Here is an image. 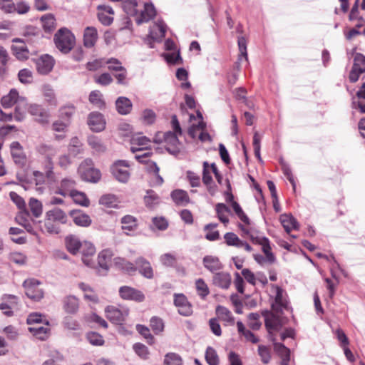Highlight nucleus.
Here are the masks:
<instances>
[{"label": "nucleus", "instance_id": "1", "mask_svg": "<svg viewBox=\"0 0 365 365\" xmlns=\"http://www.w3.org/2000/svg\"><path fill=\"white\" fill-rule=\"evenodd\" d=\"M53 41L61 53H68L75 45L76 38L70 30L61 28L55 34Z\"/></svg>", "mask_w": 365, "mask_h": 365}, {"label": "nucleus", "instance_id": "2", "mask_svg": "<svg viewBox=\"0 0 365 365\" xmlns=\"http://www.w3.org/2000/svg\"><path fill=\"white\" fill-rule=\"evenodd\" d=\"M78 172L82 180L87 182H97L101 177V172L93 167L92 160L90 159H86L81 163Z\"/></svg>", "mask_w": 365, "mask_h": 365}, {"label": "nucleus", "instance_id": "3", "mask_svg": "<svg viewBox=\"0 0 365 365\" xmlns=\"http://www.w3.org/2000/svg\"><path fill=\"white\" fill-rule=\"evenodd\" d=\"M27 111L39 124L44 125L49 123L50 113L42 105L31 103L28 105Z\"/></svg>", "mask_w": 365, "mask_h": 365}, {"label": "nucleus", "instance_id": "4", "mask_svg": "<svg viewBox=\"0 0 365 365\" xmlns=\"http://www.w3.org/2000/svg\"><path fill=\"white\" fill-rule=\"evenodd\" d=\"M129 164L128 161L118 160L113 163L110 167V171L113 176L120 182H126L130 178V172L128 170Z\"/></svg>", "mask_w": 365, "mask_h": 365}, {"label": "nucleus", "instance_id": "5", "mask_svg": "<svg viewBox=\"0 0 365 365\" xmlns=\"http://www.w3.org/2000/svg\"><path fill=\"white\" fill-rule=\"evenodd\" d=\"M105 312L110 322L115 324H122L128 317L129 310L126 307L108 306L105 309Z\"/></svg>", "mask_w": 365, "mask_h": 365}, {"label": "nucleus", "instance_id": "6", "mask_svg": "<svg viewBox=\"0 0 365 365\" xmlns=\"http://www.w3.org/2000/svg\"><path fill=\"white\" fill-rule=\"evenodd\" d=\"M41 282L39 280L31 278L26 279L23 286L25 289L26 296L35 301H38L43 297V289L39 287Z\"/></svg>", "mask_w": 365, "mask_h": 365}, {"label": "nucleus", "instance_id": "7", "mask_svg": "<svg viewBox=\"0 0 365 365\" xmlns=\"http://www.w3.org/2000/svg\"><path fill=\"white\" fill-rule=\"evenodd\" d=\"M272 288L275 290L274 300L272 304V309L274 312L281 313L284 309H288L287 293L278 285L272 284Z\"/></svg>", "mask_w": 365, "mask_h": 365}, {"label": "nucleus", "instance_id": "8", "mask_svg": "<svg viewBox=\"0 0 365 365\" xmlns=\"http://www.w3.org/2000/svg\"><path fill=\"white\" fill-rule=\"evenodd\" d=\"M174 304L178 308V313L185 317L192 314V307L187 298L183 294H174Z\"/></svg>", "mask_w": 365, "mask_h": 365}, {"label": "nucleus", "instance_id": "9", "mask_svg": "<svg viewBox=\"0 0 365 365\" xmlns=\"http://www.w3.org/2000/svg\"><path fill=\"white\" fill-rule=\"evenodd\" d=\"M120 297L125 300L142 302L145 300V294L138 289L128 286H123L119 289Z\"/></svg>", "mask_w": 365, "mask_h": 365}, {"label": "nucleus", "instance_id": "10", "mask_svg": "<svg viewBox=\"0 0 365 365\" xmlns=\"http://www.w3.org/2000/svg\"><path fill=\"white\" fill-rule=\"evenodd\" d=\"M88 125L93 132H101L106 128V120L103 115L99 112H91L88 114Z\"/></svg>", "mask_w": 365, "mask_h": 365}, {"label": "nucleus", "instance_id": "11", "mask_svg": "<svg viewBox=\"0 0 365 365\" xmlns=\"http://www.w3.org/2000/svg\"><path fill=\"white\" fill-rule=\"evenodd\" d=\"M178 135L173 133L172 131L166 132L164 134L166 150L173 155L179 154L181 149V144L178 140Z\"/></svg>", "mask_w": 365, "mask_h": 365}, {"label": "nucleus", "instance_id": "12", "mask_svg": "<svg viewBox=\"0 0 365 365\" xmlns=\"http://www.w3.org/2000/svg\"><path fill=\"white\" fill-rule=\"evenodd\" d=\"M130 150L133 153L148 150L150 145V140L140 134H135L130 139Z\"/></svg>", "mask_w": 365, "mask_h": 365}, {"label": "nucleus", "instance_id": "13", "mask_svg": "<svg viewBox=\"0 0 365 365\" xmlns=\"http://www.w3.org/2000/svg\"><path fill=\"white\" fill-rule=\"evenodd\" d=\"M54 66V59L48 54H45L39 57L36 61L37 71L42 75L50 73Z\"/></svg>", "mask_w": 365, "mask_h": 365}, {"label": "nucleus", "instance_id": "14", "mask_svg": "<svg viewBox=\"0 0 365 365\" xmlns=\"http://www.w3.org/2000/svg\"><path fill=\"white\" fill-rule=\"evenodd\" d=\"M14 43H19V45L13 44L11 46V51L13 54L19 61H24L29 57V51L28 47L25 45L24 40L16 38L13 39Z\"/></svg>", "mask_w": 365, "mask_h": 365}, {"label": "nucleus", "instance_id": "15", "mask_svg": "<svg viewBox=\"0 0 365 365\" xmlns=\"http://www.w3.org/2000/svg\"><path fill=\"white\" fill-rule=\"evenodd\" d=\"M155 14L156 11L153 4L152 3H145L143 9L138 11L135 21L138 25L148 22L154 18Z\"/></svg>", "mask_w": 365, "mask_h": 365}, {"label": "nucleus", "instance_id": "16", "mask_svg": "<svg viewBox=\"0 0 365 365\" xmlns=\"http://www.w3.org/2000/svg\"><path fill=\"white\" fill-rule=\"evenodd\" d=\"M136 270H138L139 273L147 279H153L154 277L153 269L146 259L143 257H140L135 260Z\"/></svg>", "mask_w": 365, "mask_h": 365}, {"label": "nucleus", "instance_id": "17", "mask_svg": "<svg viewBox=\"0 0 365 365\" xmlns=\"http://www.w3.org/2000/svg\"><path fill=\"white\" fill-rule=\"evenodd\" d=\"M279 313L269 312L265 316L264 322L266 328L269 332L272 331H278L283 326L282 318L278 315Z\"/></svg>", "mask_w": 365, "mask_h": 365}, {"label": "nucleus", "instance_id": "18", "mask_svg": "<svg viewBox=\"0 0 365 365\" xmlns=\"http://www.w3.org/2000/svg\"><path fill=\"white\" fill-rule=\"evenodd\" d=\"M76 181L73 179L68 178H63L54 192L63 197L70 196L71 192L76 190Z\"/></svg>", "mask_w": 365, "mask_h": 365}, {"label": "nucleus", "instance_id": "19", "mask_svg": "<svg viewBox=\"0 0 365 365\" xmlns=\"http://www.w3.org/2000/svg\"><path fill=\"white\" fill-rule=\"evenodd\" d=\"M167 26L163 21H158L150 28L149 36L155 41H161L164 38Z\"/></svg>", "mask_w": 365, "mask_h": 365}, {"label": "nucleus", "instance_id": "20", "mask_svg": "<svg viewBox=\"0 0 365 365\" xmlns=\"http://www.w3.org/2000/svg\"><path fill=\"white\" fill-rule=\"evenodd\" d=\"M70 215L73 218L74 223L78 226L88 227L91 224L90 216L81 210H71Z\"/></svg>", "mask_w": 365, "mask_h": 365}, {"label": "nucleus", "instance_id": "21", "mask_svg": "<svg viewBox=\"0 0 365 365\" xmlns=\"http://www.w3.org/2000/svg\"><path fill=\"white\" fill-rule=\"evenodd\" d=\"M212 281L215 286L221 289H227L231 284L232 279L229 273L221 272L214 275Z\"/></svg>", "mask_w": 365, "mask_h": 365}, {"label": "nucleus", "instance_id": "22", "mask_svg": "<svg viewBox=\"0 0 365 365\" xmlns=\"http://www.w3.org/2000/svg\"><path fill=\"white\" fill-rule=\"evenodd\" d=\"M115 108L120 115H127L130 113L133 103L127 97L120 96L115 101Z\"/></svg>", "mask_w": 365, "mask_h": 365}, {"label": "nucleus", "instance_id": "23", "mask_svg": "<svg viewBox=\"0 0 365 365\" xmlns=\"http://www.w3.org/2000/svg\"><path fill=\"white\" fill-rule=\"evenodd\" d=\"M122 230L126 235H130L138 227L137 220L135 217L127 215L121 218Z\"/></svg>", "mask_w": 365, "mask_h": 365}, {"label": "nucleus", "instance_id": "24", "mask_svg": "<svg viewBox=\"0 0 365 365\" xmlns=\"http://www.w3.org/2000/svg\"><path fill=\"white\" fill-rule=\"evenodd\" d=\"M279 219L286 232L289 233L292 230L299 229V225L292 215L283 214Z\"/></svg>", "mask_w": 365, "mask_h": 365}, {"label": "nucleus", "instance_id": "25", "mask_svg": "<svg viewBox=\"0 0 365 365\" xmlns=\"http://www.w3.org/2000/svg\"><path fill=\"white\" fill-rule=\"evenodd\" d=\"M217 317L226 323V325H232L235 323V318L232 312L225 307L218 305L215 309Z\"/></svg>", "mask_w": 365, "mask_h": 365}, {"label": "nucleus", "instance_id": "26", "mask_svg": "<svg viewBox=\"0 0 365 365\" xmlns=\"http://www.w3.org/2000/svg\"><path fill=\"white\" fill-rule=\"evenodd\" d=\"M21 101L22 99H19L18 91L16 89H11L9 94L1 98V103L4 108H9Z\"/></svg>", "mask_w": 365, "mask_h": 365}, {"label": "nucleus", "instance_id": "27", "mask_svg": "<svg viewBox=\"0 0 365 365\" xmlns=\"http://www.w3.org/2000/svg\"><path fill=\"white\" fill-rule=\"evenodd\" d=\"M202 262L205 267L211 272L219 271L222 268V264L218 257L215 256L207 255L204 257Z\"/></svg>", "mask_w": 365, "mask_h": 365}, {"label": "nucleus", "instance_id": "28", "mask_svg": "<svg viewBox=\"0 0 365 365\" xmlns=\"http://www.w3.org/2000/svg\"><path fill=\"white\" fill-rule=\"evenodd\" d=\"M46 217L48 220H52L58 223L66 224L67 222V215L61 209L55 207L46 212Z\"/></svg>", "mask_w": 365, "mask_h": 365}, {"label": "nucleus", "instance_id": "29", "mask_svg": "<svg viewBox=\"0 0 365 365\" xmlns=\"http://www.w3.org/2000/svg\"><path fill=\"white\" fill-rule=\"evenodd\" d=\"M97 30L94 27H87L83 34V44L87 48L93 47L97 40Z\"/></svg>", "mask_w": 365, "mask_h": 365}, {"label": "nucleus", "instance_id": "30", "mask_svg": "<svg viewBox=\"0 0 365 365\" xmlns=\"http://www.w3.org/2000/svg\"><path fill=\"white\" fill-rule=\"evenodd\" d=\"M38 152L42 155H46L47 157L48 163L50 166V170L47 172V176L49 177L52 173L53 169L52 157L56 153V150L51 145L43 144L38 147Z\"/></svg>", "mask_w": 365, "mask_h": 365}, {"label": "nucleus", "instance_id": "31", "mask_svg": "<svg viewBox=\"0 0 365 365\" xmlns=\"http://www.w3.org/2000/svg\"><path fill=\"white\" fill-rule=\"evenodd\" d=\"M113 255V252L109 249L102 250L98 257L100 267L104 270H108L111 264Z\"/></svg>", "mask_w": 365, "mask_h": 365}, {"label": "nucleus", "instance_id": "32", "mask_svg": "<svg viewBox=\"0 0 365 365\" xmlns=\"http://www.w3.org/2000/svg\"><path fill=\"white\" fill-rule=\"evenodd\" d=\"M79 307L78 299L74 296H68L63 300V308L67 313L76 314Z\"/></svg>", "mask_w": 365, "mask_h": 365}, {"label": "nucleus", "instance_id": "33", "mask_svg": "<svg viewBox=\"0 0 365 365\" xmlns=\"http://www.w3.org/2000/svg\"><path fill=\"white\" fill-rule=\"evenodd\" d=\"M121 6L128 16L135 17V19L137 18L139 11V6L136 0H125L121 4Z\"/></svg>", "mask_w": 365, "mask_h": 365}, {"label": "nucleus", "instance_id": "34", "mask_svg": "<svg viewBox=\"0 0 365 365\" xmlns=\"http://www.w3.org/2000/svg\"><path fill=\"white\" fill-rule=\"evenodd\" d=\"M171 197L178 205H186L190 202V197L186 191L183 190H175L171 192Z\"/></svg>", "mask_w": 365, "mask_h": 365}, {"label": "nucleus", "instance_id": "35", "mask_svg": "<svg viewBox=\"0 0 365 365\" xmlns=\"http://www.w3.org/2000/svg\"><path fill=\"white\" fill-rule=\"evenodd\" d=\"M65 242L66 248L70 253L76 255L78 252L81 245V242L78 237L74 235H70L66 237Z\"/></svg>", "mask_w": 365, "mask_h": 365}, {"label": "nucleus", "instance_id": "36", "mask_svg": "<svg viewBox=\"0 0 365 365\" xmlns=\"http://www.w3.org/2000/svg\"><path fill=\"white\" fill-rule=\"evenodd\" d=\"M28 105L26 104L24 99L16 105L14 115V119L17 122H22L26 118Z\"/></svg>", "mask_w": 365, "mask_h": 365}, {"label": "nucleus", "instance_id": "37", "mask_svg": "<svg viewBox=\"0 0 365 365\" xmlns=\"http://www.w3.org/2000/svg\"><path fill=\"white\" fill-rule=\"evenodd\" d=\"M23 35L27 38V41H31L39 40L42 37L40 29L33 26H26L24 30Z\"/></svg>", "mask_w": 365, "mask_h": 365}, {"label": "nucleus", "instance_id": "38", "mask_svg": "<svg viewBox=\"0 0 365 365\" xmlns=\"http://www.w3.org/2000/svg\"><path fill=\"white\" fill-rule=\"evenodd\" d=\"M217 223H209L204 226V231L206 232L205 237L209 241H216L220 239V233L215 228L217 227Z\"/></svg>", "mask_w": 365, "mask_h": 365}, {"label": "nucleus", "instance_id": "39", "mask_svg": "<svg viewBox=\"0 0 365 365\" xmlns=\"http://www.w3.org/2000/svg\"><path fill=\"white\" fill-rule=\"evenodd\" d=\"M144 202L147 207L153 209L160 202V197L153 190H148L144 197Z\"/></svg>", "mask_w": 365, "mask_h": 365}, {"label": "nucleus", "instance_id": "40", "mask_svg": "<svg viewBox=\"0 0 365 365\" xmlns=\"http://www.w3.org/2000/svg\"><path fill=\"white\" fill-rule=\"evenodd\" d=\"M75 112L76 107L73 104L66 105L59 109V116L63 120L69 124Z\"/></svg>", "mask_w": 365, "mask_h": 365}, {"label": "nucleus", "instance_id": "41", "mask_svg": "<svg viewBox=\"0 0 365 365\" xmlns=\"http://www.w3.org/2000/svg\"><path fill=\"white\" fill-rule=\"evenodd\" d=\"M43 96L45 101L51 106H56L58 104L57 99L53 89L50 85H44L43 87Z\"/></svg>", "mask_w": 365, "mask_h": 365}, {"label": "nucleus", "instance_id": "42", "mask_svg": "<svg viewBox=\"0 0 365 365\" xmlns=\"http://www.w3.org/2000/svg\"><path fill=\"white\" fill-rule=\"evenodd\" d=\"M42 27L46 32L50 33L56 28V19L51 14L43 16L41 19Z\"/></svg>", "mask_w": 365, "mask_h": 365}, {"label": "nucleus", "instance_id": "43", "mask_svg": "<svg viewBox=\"0 0 365 365\" xmlns=\"http://www.w3.org/2000/svg\"><path fill=\"white\" fill-rule=\"evenodd\" d=\"M29 329L30 332H31L36 337L41 340H45L48 337L49 329L47 327L41 325V324H34Z\"/></svg>", "mask_w": 365, "mask_h": 365}, {"label": "nucleus", "instance_id": "44", "mask_svg": "<svg viewBox=\"0 0 365 365\" xmlns=\"http://www.w3.org/2000/svg\"><path fill=\"white\" fill-rule=\"evenodd\" d=\"M215 211L218 219L224 224L229 222L227 214L230 213V209L224 203H217L215 206Z\"/></svg>", "mask_w": 365, "mask_h": 365}, {"label": "nucleus", "instance_id": "45", "mask_svg": "<svg viewBox=\"0 0 365 365\" xmlns=\"http://www.w3.org/2000/svg\"><path fill=\"white\" fill-rule=\"evenodd\" d=\"M88 144L89 146L97 153H103L106 148L102 143L101 139L96 135H90L88 137Z\"/></svg>", "mask_w": 365, "mask_h": 365}, {"label": "nucleus", "instance_id": "46", "mask_svg": "<svg viewBox=\"0 0 365 365\" xmlns=\"http://www.w3.org/2000/svg\"><path fill=\"white\" fill-rule=\"evenodd\" d=\"M89 101L99 109L105 108L106 104L103 98V94L97 90L93 91L89 95Z\"/></svg>", "mask_w": 365, "mask_h": 365}, {"label": "nucleus", "instance_id": "47", "mask_svg": "<svg viewBox=\"0 0 365 365\" xmlns=\"http://www.w3.org/2000/svg\"><path fill=\"white\" fill-rule=\"evenodd\" d=\"M82 143L77 137H73L71 139L70 143L68 145V153L70 155L73 156H77L78 154L81 153L82 149Z\"/></svg>", "mask_w": 365, "mask_h": 365}, {"label": "nucleus", "instance_id": "48", "mask_svg": "<svg viewBox=\"0 0 365 365\" xmlns=\"http://www.w3.org/2000/svg\"><path fill=\"white\" fill-rule=\"evenodd\" d=\"M250 239L253 242L259 244L262 246V252L265 255L272 253L271 252L269 241L266 237H255L251 235Z\"/></svg>", "mask_w": 365, "mask_h": 365}, {"label": "nucleus", "instance_id": "49", "mask_svg": "<svg viewBox=\"0 0 365 365\" xmlns=\"http://www.w3.org/2000/svg\"><path fill=\"white\" fill-rule=\"evenodd\" d=\"M70 197L76 204H78L81 206L88 207L90 204V201L86 197V194L76 190L73 192H71Z\"/></svg>", "mask_w": 365, "mask_h": 365}, {"label": "nucleus", "instance_id": "50", "mask_svg": "<svg viewBox=\"0 0 365 365\" xmlns=\"http://www.w3.org/2000/svg\"><path fill=\"white\" fill-rule=\"evenodd\" d=\"M118 200L115 195L112 194L103 195L99 199V204L107 207H116Z\"/></svg>", "mask_w": 365, "mask_h": 365}, {"label": "nucleus", "instance_id": "51", "mask_svg": "<svg viewBox=\"0 0 365 365\" xmlns=\"http://www.w3.org/2000/svg\"><path fill=\"white\" fill-rule=\"evenodd\" d=\"M115 264L118 266L122 269L128 272H132L136 271V264L127 261L124 258L117 257L114 259Z\"/></svg>", "mask_w": 365, "mask_h": 365}, {"label": "nucleus", "instance_id": "52", "mask_svg": "<svg viewBox=\"0 0 365 365\" xmlns=\"http://www.w3.org/2000/svg\"><path fill=\"white\" fill-rule=\"evenodd\" d=\"M29 207L32 215L35 217H39L41 215L43 206L42 203L39 200L35 198H31L29 202Z\"/></svg>", "mask_w": 365, "mask_h": 365}, {"label": "nucleus", "instance_id": "53", "mask_svg": "<svg viewBox=\"0 0 365 365\" xmlns=\"http://www.w3.org/2000/svg\"><path fill=\"white\" fill-rule=\"evenodd\" d=\"M205 359L209 365H219V357L215 349L208 346L205 351Z\"/></svg>", "mask_w": 365, "mask_h": 365}, {"label": "nucleus", "instance_id": "54", "mask_svg": "<svg viewBox=\"0 0 365 365\" xmlns=\"http://www.w3.org/2000/svg\"><path fill=\"white\" fill-rule=\"evenodd\" d=\"M78 252H81L82 256L91 257L95 254L96 248L91 242L84 241L81 242Z\"/></svg>", "mask_w": 365, "mask_h": 365}, {"label": "nucleus", "instance_id": "55", "mask_svg": "<svg viewBox=\"0 0 365 365\" xmlns=\"http://www.w3.org/2000/svg\"><path fill=\"white\" fill-rule=\"evenodd\" d=\"M237 43L240 55L239 56L238 60L242 61L243 58L245 61H248V56L247 52V41L244 36H239L237 39Z\"/></svg>", "mask_w": 365, "mask_h": 365}, {"label": "nucleus", "instance_id": "56", "mask_svg": "<svg viewBox=\"0 0 365 365\" xmlns=\"http://www.w3.org/2000/svg\"><path fill=\"white\" fill-rule=\"evenodd\" d=\"M150 326L155 334L163 331L164 323L162 319L158 317H153L150 320Z\"/></svg>", "mask_w": 365, "mask_h": 365}, {"label": "nucleus", "instance_id": "57", "mask_svg": "<svg viewBox=\"0 0 365 365\" xmlns=\"http://www.w3.org/2000/svg\"><path fill=\"white\" fill-rule=\"evenodd\" d=\"M274 349L282 360H290V349L282 343H274Z\"/></svg>", "mask_w": 365, "mask_h": 365}, {"label": "nucleus", "instance_id": "58", "mask_svg": "<svg viewBox=\"0 0 365 365\" xmlns=\"http://www.w3.org/2000/svg\"><path fill=\"white\" fill-rule=\"evenodd\" d=\"M164 365H182V359L178 354L168 353L165 356Z\"/></svg>", "mask_w": 365, "mask_h": 365}, {"label": "nucleus", "instance_id": "59", "mask_svg": "<svg viewBox=\"0 0 365 365\" xmlns=\"http://www.w3.org/2000/svg\"><path fill=\"white\" fill-rule=\"evenodd\" d=\"M352 68L357 69L359 72H365V56L362 53L355 54Z\"/></svg>", "mask_w": 365, "mask_h": 365}, {"label": "nucleus", "instance_id": "60", "mask_svg": "<svg viewBox=\"0 0 365 365\" xmlns=\"http://www.w3.org/2000/svg\"><path fill=\"white\" fill-rule=\"evenodd\" d=\"M195 287L197 294L201 298L204 299L209 294L210 291L208 287L202 279L196 280Z\"/></svg>", "mask_w": 365, "mask_h": 365}, {"label": "nucleus", "instance_id": "61", "mask_svg": "<svg viewBox=\"0 0 365 365\" xmlns=\"http://www.w3.org/2000/svg\"><path fill=\"white\" fill-rule=\"evenodd\" d=\"M136 330L147 340V342L149 344H153L154 343V337L150 334V329L147 327L142 324H137Z\"/></svg>", "mask_w": 365, "mask_h": 365}, {"label": "nucleus", "instance_id": "62", "mask_svg": "<svg viewBox=\"0 0 365 365\" xmlns=\"http://www.w3.org/2000/svg\"><path fill=\"white\" fill-rule=\"evenodd\" d=\"M44 227L46 230L50 234H58L60 232L58 223L52 220H49L46 216L44 220Z\"/></svg>", "mask_w": 365, "mask_h": 365}, {"label": "nucleus", "instance_id": "63", "mask_svg": "<svg viewBox=\"0 0 365 365\" xmlns=\"http://www.w3.org/2000/svg\"><path fill=\"white\" fill-rule=\"evenodd\" d=\"M133 349L140 358L143 359H148L150 353L148 348L145 345L141 343H135L133 344Z\"/></svg>", "mask_w": 365, "mask_h": 365}, {"label": "nucleus", "instance_id": "64", "mask_svg": "<svg viewBox=\"0 0 365 365\" xmlns=\"http://www.w3.org/2000/svg\"><path fill=\"white\" fill-rule=\"evenodd\" d=\"M86 338L89 343L94 346H102L104 344L103 336L96 332L88 333Z\"/></svg>", "mask_w": 365, "mask_h": 365}]
</instances>
